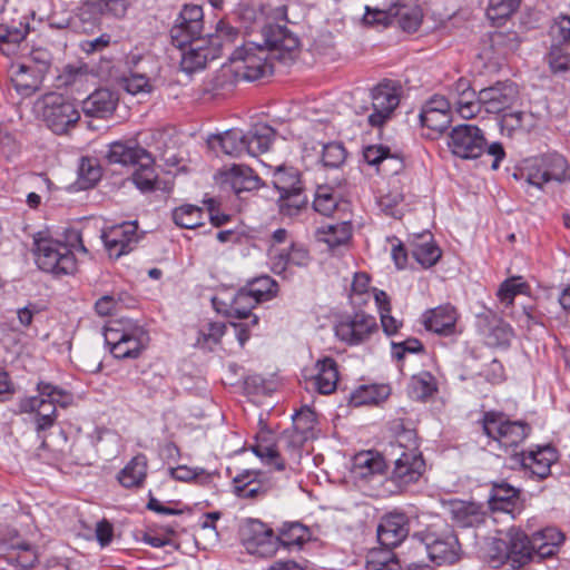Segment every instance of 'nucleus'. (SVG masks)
<instances>
[{
  "label": "nucleus",
  "mask_w": 570,
  "mask_h": 570,
  "mask_svg": "<svg viewBox=\"0 0 570 570\" xmlns=\"http://www.w3.org/2000/svg\"><path fill=\"white\" fill-rule=\"evenodd\" d=\"M385 456L393 462V480L401 487L416 482L425 470V463L416 445L405 446L401 440L391 442L385 449Z\"/></svg>",
  "instance_id": "obj_7"
},
{
  "label": "nucleus",
  "mask_w": 570,
  "mask_h": 570,
  "mask_svg": "<svg viewBox=\"0 0 570 570\" xmlns=\"http://www.w3.org/2000/svg\"><path fill=\"white\" fill-rule=\"evenodd\" d=\"M147 469L146 455L137 454L118 472L117 480L124 488H139L147 476Z\"/></svg>",
  "instance_id": "obj_43"
},
{
  "label": "nucleus",
  "mask_w": 570,
  "mask_h": 570,
  "mask_svg": "<svg viewBox=\"0 0 570 570\" xmlns=\"http://www.w3.org/2000/svg\"><path fill=\"white\" fill-rule=\"evenodd\" d=\"M36 391L37 395L19 399L17 412L33 414L36 432L45 443L43 433L51 429L58 419L57 405L61 407L68 406L71 396L63 389L45 381L38 382Z\"/></svg>",
  "instance_id": "obj_2"
},
{
  "label": "nucleus",
  "mask_w": 570,
  "mask_h": 570,
  "mask_svg": "<svg viewBox=\"0 0 570 570\" xmlns=\"http://www.w3.org/2000/svg\"><path fill=\"white\" fill-rule=\"evenodd\" d=\"M32 253L40 271L60 277L76 273V255L87 254V248L77 232L70 233L67 242L53 238L46 232H39L33 236Z\"/></svg>",
  "instance_id": "obj_1"
},
{
  "label": "nucleus",
  "mask_w": 570,
  "mask_h": 570,
  "mask_svg": "<svg viewBox=\"0 0 570 570\" xmlns=\"http://www.w3.org/2000/svg\"><path fill=\"white\" fill-rule=\"evenodd\" d=\"M519 98L518 86L511 81L497 82L481 89L482 109L488 114L501 115L511 108Z\"/></svg>",
  "instance_id": "obj_18"
},
{
  "label": "nucleus",
  "mask_w": 570,
  "mask_h": 570,
  "mask_svg": "<svg viewBox=\"0 0 570 570\" xmlns=\"http://www.w3.org/2000/svg\"><path fill=\"white\" fill-rule=\"evenodd\" d=\"M238 37L237 28L219 21L215 33L209 35V40H196L186 43L184 49H179L181 51V70L191 75L204 69L208 61L219 58L224 48L232 46Z\"/></svg>",
  "instance_id": "obj_3"
},
{
  "label": "nucleus",
  "mask_w": 570,
  "mask_h": 570,
  "mask_svg": "<svg viewBox=\"0 0 570 570\" xmlns=\"http://www.w3.org/2000/svg\"><path fill=\"white\" fill-rule=\"evenodd\" d=\"M566 535L554 527H547L532 534V551L534 558L547 559L553 557L564 542Z\"/></svg>",
  "instance_id": "obj_32"
},
{
  "label": "nucleus",
  "mask_w": 570,
  "mask_h": 570,
  "mask_svg": "<svg viewBox=\"0 0 570 570\" xmlns=\"http://www.w3.org/2000/svg\"><path fill=\"white\" fill-rule=\"evenodd\" d=\"M450 511L454 523L461 528L478 527L485 520L482 505L474 502L454 501Z\"/></svg>",
  "instance_id": "obj_39"
},
{
  "label": "nucleus",
  "mask_w": 570,
  "mask_h": 570,
  "mask_svg": "<svg viewBox=\"0 0 570 570\" xmlns=\"http://www.w3.org/2000/svg\"><path fill=\"white\" fill-rule=\"evenodd\" d=\"M309 539L308 529L299 522L284 523L277 534L278 548H301Z\"/></svg>",
  "instance_id": "obj_48"
},
{
  "label": "nucleus",
  "mask_w": 570,
  "mask_h": 570,
  "mask_svg": "<svg viewBox=\"0 0 570 570\" xmlns=\"http://www.w3.org/2000/svg\"><path fill=\"white\" fill-rule=\"evenodd\" d=\"M530 287L520 276H513L505 279L498 289V298L504 308L513 305L517 295H528Z\"/></svg>",
  "instance_id": "obj_52"
},
{
  "label": "nucleus",
  "mask_w": 570,
  "mask_h": 570,
  "mask_svg": "<svg viewBox=\"0 0 570 570\" xmlns=\"http://www.w3.org/2000/svg\"><path fill=\"white\" fill-rule=\"evenodd\" d=\"M275 130L265 124H257L245 132V146L248 156L257 157L269 150Z\"/></svg>",
  "instance_id": "obj_40"
},
{
  "label": "nucleus",
  "mask_w": 570,
  "mask_h": 570,
  "mask_svg": "<svg viewBox=\"0 0 570 570\" xmlns=\"http://www.w3.org/2000/svg\"><path fill=\"white\" fill-rule=\"evenodd\" d=\"M521 0H489L487 17L495 24L503 23L520 7Z\"/></svg>",
  "instance_id": "obj_60"
},
{
  "label": "nucleus",
  "mask_w": 570,
  "mask_h": 570,
  "mask_svg": "<svg viewBox=\"0 0 570 570\" xmlns=\"http://www.w3.org/2000/svg\"><path fill=\"white\" fill-rule=\"evenodd\" d=\"M118 97L109 89H97L82 101V110L87 116L106 118L117 106Z\"/></svg>",
  "instance_id": "obj_35"
},
{
  "label": "nucleus",
  "mask_w": 570,
  "mask_h": 570,
  "mask_svg": "<svg viewBox=\"0 0 570 570\" xmlns=\"http://www.w3.org/2000/svg\"><path fill=\"white\" fill-rule=\"evenodd\" d=\"M513 337V328L505 322L499 321L485 335V342L492 347L507 348Z\"/></svg>",
  "instance_id": "obj_64"
},
{
  "label": "nucleus",
  "mask_w": 570,
  "mask_h": 570,
  "mask_svg": "<svg viewBox=\"0 0 570 570\" xmlns=\"http://www.w3.org/2000/svg\"><path fill=\"white\" fill-rule=\"evenodd\" d=\"M307 197L303 193V188L288 193H282L278 197L279 212L284 216L294 217L306 207Z\"/></svg>",
  "instance_id": "obj_58"
},
{
  "label": "nucleus",
  "mask_w": 570,
  "mask_h": 570,
  "mask_svg": "<svg viewBox=\"0 0 570 570\" xmlns=\"http://www.w3.org/2000/svg\"><path fill=\"white\" fill-rule=\"evenodd\" d=\"M223 184L239 196L244 191L258 189L262 180L248 166L233 165L224 174Z\"/></svg>",
  "instance_id": "obj_31"
},
{
  "label": "nucleus",
  "mask_w": 570,
  "mask_h": 570,
  "mask_svg": "<svg viewBox=\"0 0 570 570\" xmlns=\"http://www.w3.org/2000/svg\"><path fill=\"white\" fill-rule=\"evenodd\" d=\"M169 474L173 479L183 482L196 481L199 484H208L213 481L214 473L206 471L203 468H189L186 465H178L169 469Z\"/></svg>",
  "instance_id": "obj_62"
},
{
  "label": "nucleus",
  "mask_w": 570,
  "mask_h": 570,
  "mask_svg": "<svg viewBox=\"0 0 570 570\" xmlns=\"http://www.w3.org/2000/svg\"><path fill=\"white\" fill-rule=\"evenodd\" d=\"M105 342L116 358H135L145 348L148 333L128 318L110 321L105 328Z\"/></svg>",
  "instance_id": "obj_4"
},
{
  "label": "nucleus",
  "mask_w": 570,
  "mask_h": 570,
  "mask_svg": "<svg viewBox=\"0 0 570 570\" xmlns=\"http://www.w3.org/2000/svg\"><path fill=\"white\" fill-rule=\"evenodd\" d=\"M109 164L136 166L141 160L150 161V154L135 141H114L107 153Z\"/></svg>",
  "instance_id": "obj_28"
},
{
  "label": "nucleus",
  "mask_w": 570,
  "mask_h": 570,
  "mask_svg": "<svg viewBox=\"0 0 570 570\" xmlns=\"http://www.w3.org/2000/svg\"><path fill=\"white\" fill-rule=\"evenodd\" d=\"M568 160L558 153H549L528 159L520 168V177L538 189L551 183H562L566 179Z\"/></svg>",
  "instance_id": "obj_6"
},
{
  "label": "nucleus",
  "mask_w": 570,
  "mask_h": 570,
  "mask_svg": "<svg viewBox=\"0 0 570 570\" xmlns=\"http://www.w3.org/2000/svg\"><path fill=\"white\" fill-rule=\"evenodd\" d=\"M438 392V381L435 376L428 372L421 371L411 376L406 393L411 400L426 401Z\"/></svg>",
  "instance_id": "obj_44"
},
{
  "label": "nucleus",
  "mask_w": 570,
  "mask_h": 570,
  "mask_svg": "<svg viewBox=\"0 0 570 570\" xmlns=\"http://www.w3.org/2000/svg\"><path fill=\"white\" fill-rule=\"evenodd\" d=\"M253 453L262 462L277 471L285 470V461L279 453L278 440L271 431H261L252 445Z\"/></svg>",
  "instance_id": "obj_27"
},
{
  "label": "nucleus",
  "mask_w": 570,
  "mask_h": 570,
  "mask_svg": "<svg viewBox=\"0 0 570 570\" xmlns=\"http://www.w3.org/2000/svg\"><path fill=\"white\" fill-rule=\"evenodd\" d=\"M256 478H257V473L247 471V470L237 474L233 479L235 493L239 498H245V499L257 498L262 492V488H261L259 483L256 482Z\"/></svg>",
  "instance_id": "obj_57"
},
{
  "label": "nucleus",
  "mask_w": 570,
  "mask_h": 570,
  "mask_svg": "<svg viewBox=\"0 0 570 570\" xmlns=\"http://www.w3.org/2000/svg\"><path fill=\"white\" fill-rule=\"evenodd\" d=\"M272 58L275 57L263 45L247 42L233 51L230 61L238 75L254 81L272 73Z\"/></svg>",
  "instance_id": "obj_9"
},
{
  "label": "nucleus",
  "mask_w": 570,
  "mask_h": 570,
  "mask_svg": "<svg viewBox=\"0 0 570 570\" xmlns=\"http://www.w3.org/2000/svg\"><path fill=\"white\" fill-rule=\"evenodd\" d=\"M377 330L376 318L364 312L343 316L334 326L336 337L348 345L364 343Z\"/></svg>",
  "instance_id": "obj_16"
},
{
  "label": "nucleus",
  "mask_w": 570,
  "mask_h": 570,
  "mask_svg": "<svg viewBox=\"0 0 570 570\" xmlns=\"http://www.w3.org/2000/svg\"><path fill=\"white\" fill-rule=\"evenodd\" d=\"M533 114L522 110H510L500 115L499 126L503 136L514 138L528 134L535 127Z\"/></svg>",
  "instance_id": "obj_29"
},
{
  "label": "nucleus",
  "mask_w": 570,
  "mask_h": 570,
  "mask_svg": "<svg viewBox=\"0 0 570 570\" xmlns=\"http://www.w3.org/2000/svg\"><path fill=\"white\" fill-rule=\"evenodd\" d=\"M482 557L492 567L499 568L509 560L508 542L501 538H488L481 548Z\"/></svg>",
  "instance_id": "obj_51"
},
{
  "label": "nucleus",
  "mask_w": 570,
  "mask_h": 570,
  "mask_svg": "<svg viewBox=\"0 0 570 570\" xmlns=\"http://www.w3.org/2000/svg\"><path fill=\"white\" fill-rule=\"evenodd\" d=\"M264 47L275 57L284 58L298 47L297 37L285 24L266 22L262 26Z\"/></svg>",
  "instance_id": "obj_23"
},
{
  "label": "nucleus",
  "mask_w": 570,
  "mask_h": 570,
  "mask_svg": "<svg viewBox=\"0 0 570 570\" xmlns=\"http://www.w3.org/2000/svg\"><path fill=\"white\" fill-rule=\"evenodd\" d=\"M420 124L436 134L443 132L452 121V108L448 98L432 96L421 108Z\"/></svg>",
  "instance_id": "obj_21"
},
{
  "label": "nucleus",
  "mask_w": 570,
  "mask_h": 570,
  "mask_svg": "<svg viewBox=\"0 0 570 570\" xmlns=\"http://www.w3.org/2000/svg\"><path fill=\"white\" fill-rule=\"evenodd\" d=\"M204 214L202 207L185 204L173 210V219L181 228L194 229L203 224Z\"/></svg>",
  "instance_id": "obj_53"
},
{
  "label": "nucleus",
  "mask_w": 570,
  "mask_h": 570,
  "mask_svg": "<svg viewBox=\"0 0 570 570\" xmlns=\"http://www.w3.org/2000/svg\"><path fill=\"white\" fill-rule=\"evenodd\" d=\"M448 146L459 158L476 159L485 150L487 140L479 127L463 124L452 128L448 136Z\"/></svg>",
  "instance_id": "obj_14"
},
{
  "label": "nucleus",
  "mask_w": 570,
  "mask_h": 570,
  "mask_svg": "<svg viewBox=\"0 0 570 570\" xmlns=\"http://www.w3.org/2000/svg\"><path fill=\"white\" fill-rule=\"evenodd\" d=\"M451 107L454 106L456 112L463 119L475 117L482 109L481 90L476 92L468 79L460 78L450 89Z\"/></svg>",
  "instance_id": "obj_22"
},
{
  "label": "nucleus",
  "mask_w": 570,
  "mask_h": 570,
  "mask_svg": "<svg viewBox=\"0 0 570 570\" xmlns=\"http://www.w3.org/2000/svg\"><path fill=\"white\" fill-rule=\"evenodd\" d=\"M35 109L45 125L56 135H65L80 120V111L69 97L48 92L40 97Z\"/></svg>",
  "instance_id": "obj_5"
},
{
  "label": "nucleus",
  "mask_w": 570,
  "mask_h": 570,
  "mask_svg": "<svg viewBox=\"0 0 570 570\" xmlns=\"http://www.w3.org/2000/svg\"><path fill=\"white\" fill-rule=\"evenodd\" d=\"M244 287L258 304L272 299L277 293V283L267 275L254 278Z\"/></svg>",
  "instance_id": "obj_56"
},
{
  "label": "nucleus",
  "mask_w": 570,
  "mask_h": 570,
  "mask_svg": "<svg viewBox=\"0 0 570 570\" xmlns=\"http://www.w3.org/2000/svg\"><path fill=\"white\" fill-rule=\"evenodd\" d=\"M307 439L308 436L293 429H287L278 438L279 452L283 450L292 460L298 461L301 458V449Z\"/></svg>",
  "instance_id": "obj_61"
},
{
  "label": "nucleus",
  "mask_w": 570,
  "mask_h": 570,
  "mask_svg": "<svg viewBox=\"0 0 570 570\" xmlns=\"http://www.w3.org/2000/svg\"><path fill=\"white\" fill-rule=\"evenodd\" d=\"M204 11L198 4H185L176 17L169 36L171 43L178 49H184L186 43L196 40H209V35L203 37Z\"/></svg>",
  "instance_id": "obj_12"
},
{
  "label": "nucleus",
  "mask_w": 570,
  "mask_h": 570,
  "mask_svg": "<svg viewBox=\"0 0 570 570\" xmlns=\"http://www.w3.org/2000/svg\"><path fill=\"white\" fill-rule=\"evenodd\" d=\"M409 519L402 512L384 515L377 527V540L390 549L397 547L409 534Z\"/></svg>",
  "instance_id": "obj_26"
},
{
  "label": "nucleus",
  "mask_w": 570,
  "mask_h": 570,
  "mask_svg": "<svg viewBox=\"0 0 570 570\" xmlns=\"http://www.w3.org/2000/svg\"><path fill=\"white\" fill-rule=\"evenodd\" d=\"M509 558L513 562L524 563L534 558L532 535L529 538L522 530L512 528L508 532Z\"/></svg>",
  "instance_id": "obj_45"
},
{
  "label": "nucleus",
  "mask_w": 570,
  "mask_h": 570,
  "mask_svg": "<svg viewBox=\"0 0 570 570\" xmlns=\"http://www.w3.org/2000/svg\"><path fill=\"white\" fill-rule=\"evenodd\" d=\"M456 311L451 305L439 306L429 312L424 324L426 330L441 335H450L454 332Z\"/></svg>",
  "instance_id": "obj_41"
},
{
  "label": "nucleus",
  "mask_w": 570,
  "mask_h": 570,
  "mask_svg": "<svg viewBox=\"0 0 570 570\" xmlns=\"http://www.w3.org/2000/svg\"><path fill=\"white\" fill-rule=\"evenodd\" d=\"M484 433L508 452L528 436L530 426L522 421H510L501 412L489 411L483 414Z\"/></svg>",
  "instance_id": "obj_8"
},
{
  "label": "nucleus",
  "mask_w": 570,
  "mask_h": 570,
  "mask_svg": "<svg viewBox=\"0 0 570 570\" xmlns=\"http://www.w3.org/2000/svg\"><path fill=\"white\" fill-rule=\"evenodd\" d=\"M364 160L375 166L383 175L397 174L403 168L402 160L393 155L389 147L383 145H370L363 150Z\"/></svg>",
  "instance_id": "obj_30"
},
{
  "label": "nucleus",
  "mask_w": 570,
  "mask_h": 570,
  "mask_svg": "<svg viewBox=\"0 0 570 570\" xmlns=\"http://www.w3.org/2000/svg\"><path fill=\"white\" fill-rule=\"evenodd\" d=\"M518 500L519 490L514 487L505 482L493 484L490 493V502L493 510L512 512Z\"/></svg>",
  "instance_id": "obj_47"
},
{
  "label": "nucleus",
  "mask_w": 570,
  "mask_h": 570,
  "mask_svg": "<svg viewBox=\"0 0 570 570\" xmlns=\"http://www.w3.org/2000/svg\"><path fill=\"white\" fill-rule=\"evenodd\" d=\"M257 299H255L250 294L246 291L245 287L238 289L232 296L224 297H214L213 305L217 309V312L225 314L230 318H249L252 325H257L258 317L252 314V309L257 305Z\"/></svg>",
  "instance_id": "obj_20"
},
{
  "label": "nucleus",
  "mask_w": 570,
  "mask_h": 570,
  "mask_svg": "<svg viewBox=\"0 0 570 570\" xmlns=\"http://www.w3.org/2000/svg\"><path fill=\"white\" fill-rule=\"evenodd\" d=\"M337 204V195L332 187L325 185L316 188L313 207L317 213L330 216L336 209Z\"/></svg>",
  "instance_id": "obj_63"
},
{
  "label": "nucleus",
  "mask_w": 570,
  "mask_h": 570,
  "mask_svg": "<svg viewBox=\"0 0 570 570\" xmlns=\"http://www.w3.org/2000/svg\"><path fill=\"white\" fill-rule=\"evenodd\" d=\"M391 394V387L387 384L361 385L351 394V402L356 405L379 404L386 400Z\"/></svg>",
  "instance_id": "obj_50"
},
{
  "label": "nucleus",
  "mask_w": 570,
  "mask_h": 570,
  "mask_svg": "<svg viewBox=\"0 0 570 570\" xmlns=\"http://www.w3.org/2000/svg\"><path fill=\"white\" fill-rule=\"evenodd\" d=\"M311 262L306 246L295 242H289L286 248H274L269 254L271 269L277 275L284 274L289 266L307 267Z\"/></svg>",
  "instance_id": "obj_25"
},
{
  "label": "nucleus",
  "mask_w": 570,
  "mask_h": 570,
  "mask_svg": "<svg viewBox=\"0 0 570 570\" xmlns=\"http://www.w3.org/2000/svg\"><path fill=\"white\" fill-rule=\"evenodd\" d=\"M102 14H109L104 0H82L76 9L73 18L78 22V30L87 32L95 27Z\"/></svg>",
  "instance_id": "obj_42"
},
{
  "label": "nucleus",
  "mask_w": 570,
  "mask_h": 570,
  "mask_svg": "<svg viewBox=\"0 0 570 570\" xmlns=\"http://www.w3.org/2000/svg\"><path fill=\"white\" fill-rule=\"evenodd\" d=\"M27 29L17 26L0 24V51L6 56L16 53L19 45L24 40Z\"/></svg>",
  "instance_id": "obj_55"
},
{
  "label": "nucleus",
  "mask_w": 570,
  "mask_h": 570,
  "mask_svg": "<svg viewBox=\"0 0 570 570\" xmlns=\"http://www.w3.org/2000/svg\"><path fill=\"white\" fill-rule=\"evenodd\" d=\"M385 468V460L373 451L357 453L354 456L353 472L361 478L380 474Z\"/></svg>",
  "instance_id": "obj_49"
},
{
  "label": "nucleus",
  "mask_w": 570,
  "mask_h": 570,
  "mask_svg": "<svg viewBox=\"0 0 570 570\" xmlns=\"http://www.w3.org/2000/svg\"><path fill=\"white\" fill-rule=\"evenodd\" d=\"M413 258L423 267L434 266L442 256V250L436 245L431 233L419 235L411 245Z\"/></svg>",
  "instance_id": "obj_37"
},
{
  "label": "nucleus",
  "mask_w": 570,
  "mask_h": 570,
  "mask_svg": "<svg viewBox=\"0 0 570 570\" xmlns=\"http://www.w3.org/2000/svg\"><path fill=\"white\" fill-rule=\"evenodd\" d=\"M371 105L355 109L356 114H367V122L373 128H380L386 124L400 104L396 87L389 82H380L370 91Z\"/></svg>",
  "instance_id": "obj_11"
},
{
  "label": "nucleus",
  "mask_w": 570,
  "mask_h": 570,
  "mask_svg": "<svg viewBox=\"0 0 570 570\" xmlns=\"http://www.w3.org/2000/svg\"><path fill=\"white\" fill-rule=\"evenodd\" d=\"M43 77L27 63H19L11 68V82L16 91L22 97H30L38 91Z\"/></svg>",
  "instance_id": "obj_34"
},
{
  "label": "nucleus",
  "mask_w": 570,
  "mask_h": 570,
  "mask_svg": "<svg viewBox=\"0 0 570 570\" xmlns=\"http://www.w3.org/2000/svg\"><path fill=\"white\" fill-rule=\"evenodd\" d=\"M135 171L132 173L131 180L134 185L142 193H150L154 190H161L169 193L171 186L160 180L154 168V158L150 155V161L141 160Z\"/></svg>",
  "instance_id": "obj_36"
},
{
  "label": "nucleus",
  "mask_w": 570,
  "mask_h": 570,
  "mask_svg": "<svg viewBox=\"0 0 570 570\" xmlns=\"http://www.w3.org/2000/svg\"><path fill=\"white\" fill-rule=\"evenodd\" d=\"M413 539L419 541V549L424 551L430 560L438 566L452 564L459 560L460 544L451 529L436 532L428 529L415 533Z\"/></svg>",
  "instance_id": "obj_10"
},
{
  "label": "nucleus",
  "mask_w": 570,
  "mask_h": 570,
  "mask_svg": "<svg viewBox=\"0 0 570 570\" xmlns=\"http://www.w3.org/2000/svg\"><path fill=\"white\" fill-rule=\"evenodd\" d=\"M352 236V226L348 222L325 224L316 232L318 242L325 243L331 249L346 244Z\"/></svg>",
  "instance_id": "obj_46"
},
{
  "label": "nucleus",
  "mask_w": 570,
  "mask_h": 570,
  "mask_svg": "<svg viewBox=\"0 0 570 570\" xmlns=\"http://www.w3.org/2000/svg\"><path fill=\"white\" fill-rule=\"evenodd\" d=\"M136 222H124L102 233L105 247L110 257L119 258L134 249L138 242Z\"/></svg>",
  "instance_id": "obj_19"
},
{
  "label": "nucleus",
  "mask_w": 570,
  "mask_h": 570,
  "mask_svg": "<svg viewBox=\"0 0 570 570\" xmlns=\"http://www.w3.org/2000/svg\"><path fill=\"white\" fill-rule=\"evenodd\" d=\"M213 149L220 150L230 157H243L247 155L245 146V132L240 129H229L220 135H214L208 139Z\"/></svg>",
  "instance_id": "obj_38"
},
{
  "label": "nucleus",
  "mask_w": 570,
  "mask_h": 570,
  "mask_svg": "<svg viewBox=\"0 0 570 570\" xmlns=\"http://www.w3.org/2000/svg\"><path fill=\"white\" fill-rule=\"evenodd\" d=\"M273 185L279 194L303 188L298 170L285 166H279L274 170Z\"/></svg>",
  "instance_id": "obj_54"
},
{
  "label": "nucleus",
  "mask_w": 570,
  "mask_h": 570,
  "mask_svg": "<svg viewBox=\"0 0 570 570\" xmlns=\"http://www.w3.org/2000/svg\"><path fill=\"white\" fill-rule=\"evenodd\" d=\"M235 14L240 24L250 32L256 31L257 29L262 30V26L265 23V12L263 7L257 9L254 6L240 3L236 9Z\"/></svg>",
  "instance_id": "obj_59"
},
{
  "label": "nucleus",
  "mask_w": 570,
  "mask_h": 570,
  "mask_svg": "<svg viewBox=\"0 0 570 570\" xmlns=\"http://www.w3.org/2000/svg\"><path fill=\"white\" fill-rule=\"evenodd\" d=\"M389 17L397 18L400 27L406 32H415L422 23V11L419 7L396 6L370 7L365 6L364 20L366 22H382Z\"/></svg>",
  "instance_id": "obj_17"
},
{
  "label": "nucleus",
  "mask_w": 570,
  "mask_h": 570,
  "mask_svg": "<svg viewBox=\"0 0 570 570\" xmlns=\"http://www.w3.org/2000/svg\"><path fill=\"white\" fill-rule=\"evenodd\" d=\"M554 460L556 451L550 445H546L535 451L522 453L521 465L533 476L544 479L550 474V468Z\"/></svg>",
  "instance_id": "obj_33"
},
{
  "label": "nucleus",
  "mask_w": 570,
  "mask_h": 570,
  "mask_svg": "<svg viewBox=\"0 0 570 570\" xmlns=\"http://www.w3.org/2000/svg\"><path fill=\"white\" fill-rule=\"evenodd\" d=\"M242 542L248 553L264 558L278 551L277 535L272 528L257 519L247 520L242 529Z\"/></svg>",
  "instance_id": "obj_15"
},
{
  "label": "nucleus",
  "mask_w": 570,
  "mask_h": 570,
  "mask_svg": "<svg viewBox=\"0 0 570 570\" xmlns=\"http://www.w3.org/2000/svg\"><path fill=\"white\" fill-rule=\"evenodd\" d=\"M551 48L548 63L553 73H564L570 66V17L560 14L550 26Z\"/></svg>",
  "instance_id": "obj_13"
},
{
  "label": "nucleus",
  "mask_w": 570,
  "mask_h": 570,
  "mask_svg": "<svg viewBox=\"0 0 570 570\" xmlns=\"http://www.w3.org/2000/svg\"><path fill=\"white\" fill-rule=\"evenodd\" d=\"M314 371L311 374L307 372L303 374L305 389L324 395L333 393L338 382L336 362L332 357H324L315 363Z\"/></svg>",
  "instance_id": "obj_24"
}]
</instances>
